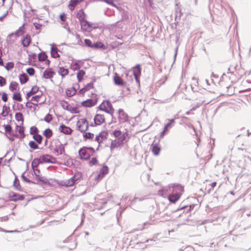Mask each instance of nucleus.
I'll return each instance as SVG.
<instances>
[{"label":"nucleus","instance_id":"1","mask_svg":"<svg viewBox=\"0 0 251 251\" xmlns=\"http://www.w3.org/2000/svg\"><path fill=\"white\" fill-rule=\"evenodd\" d=\"M111 135L112 138L110 139L109 147L112 151L124 145L128 136V133L126 129L123 131L120 129H115L111 133Z\"/></svg>","mask_w":251,"mask_h":251},{"label":"nucleus","instance_id":"2","mask_svg":"<svg viewBox=\"0 0 251 251\" xmlns=\"http://www.w3.org/2000/svg\"><path fill=\"white\" fill-rule=\"evenodd\" d=\"M65 145L61 142L59 137H56L50 140L49 147L55 155L58 156L65 153Z\"/></svg>","mask_w":251,"mask_h":251},{"label":"nucleus","instance_id":"3","mask_svg":"<svg viewBox=\"0 0 251 251\" xmlns=\"http://www.w3.org/2000/svg\"><path fill=\"white\" fill-rule=\"evenodd\" d=\"M2 124L3 130L1 133L5 135L10 140L13 141L14 139V130L12 129V126L10 125L11 121H8L7 120L5 121H1Z\"/></svg>","mask_w":251,"mask_h":251},{"label":"nucleus","instance_id":"4","mask_svg":"<svg viewBox=\"0 0 251 251\" xmlns=\"http://www.w3.org/2000/svg\"><path fill=\"white\" fill-rule=\"evenodd\" d=\"M96 151L92 147H83L78 151L80 158L84 160L90 159V157L94 155Z\"/></svg>","mask_w":251,"mask_h":251},{"label":"nucleus","instance_id":"5","mask_svg":"<svg viewBox=\"0 0 251 251\" xmlns=\"http://www.w3.org/2000/svg\"><path fill=\"white\" fill-rule=\"evenodd\" d=\"M183 192V188L180 186H176L174 192L168 196V200L172 203H176L180 198Z\"/></svg>","mask_w":251,"mask_h":251},{"label":"nucleus","instance_id":"6","mask_svg":"<svg viewBox=\"0 0 251 251\" xmlns=\"http://www.w3.org/2000/svg\"><path fill=\"white\" fill-rule=\"evenodd\" d=\"M99 108L100 110L104 111L111 115L114 113V109L109 100H104L100 105Z\"/></svg>","mask_w":251,"mask_h":251},{"label":"nucleus","instance_id":"7","mask_svg":"<svg viewBox=\"0 0 251 251\" xmlns=\"http://www.w3.org/2000/svg\"><path fill=\"white\" fill-rule=\"evenodd\" d=\"M76 126L80 131L85 132L89 127L88 122L86 118H81L77 121Z\"/></svg>","mask_w":251,"mask_h":251},{"label":"nucleus","instance_id":"8","mask_svg":"<svg viewBox=\"0 0 251 251\" xmlns=\"http://www.w3.org/2000/svg\"><path fill=\"white\" fill-rule=\"evenodd\" d=\"M25 137V127L23 125H16L15 130H14V138L16 137L19 139H23Z\"/></svg>","mask_w":251,"mask_h":251},{"label":"nucleus","instance_id":"9","mask_svg":"<svg viewBox=\"0 0 251 251\" xmlns=\"http://www.w3.org/2000/svg\"><path fill=\"white\" fill-rule=\"evenodd\" d=\"M9 107L4 105L2 107V112L1 113V115L2 116V117H1V121H5V120H7L8 121H12V115L9 114Z\"/></svg>","mask_w":251,"mask_h":251},{"label":"nucleus","instance_id":"10","mask_svg":"<svg viewBox=\"0 0 251 251\" xmlns=\"http://www.w3.org/2000/svg\"><path fill=\"white\" fill-rule=\"evenodd\" d=\"M80 24L81 29L84 31L91 32L93 29L97 28L96 26H94L87 20L81 22Z\"/></svg>","mask_w":251,"mask_h":251},{"label":"nucleus","instance_id":"11","mask_svg":"<svg viewBox=\"0 0 251 251\" xmlns=\"http://www.w3.org/2000/svg\"><path fill=\"white\" fill-rule=\"evenodd\" d=\"M40 158L42 163H55L57 162L56 158L47 154L41 156Z\"/></svg>","mask_w":251,"mask_h":251},{"label":"nucleus","instance_id":"12","mask_svg":"<svg viewBox=\"0 0 251 251\" xmlns=\"http://www.w3.org/2000/svg\"><path fill=\"white\" fill-rule=\"evenodd\" d=\"M108 135L107 131L103 130L99 133V134L96 137L95 141H97L99 144H101L103 142L107 139Z\"/></svg>","mask_w":251,"mask_h":251},{"label":"nucleus","instance_id":"13","mask_svg":"<svg viewBox=\"0 0 251 251\" xmlns=\"http://www.w3.org/2000/svg\"><path fill=\"white\" fill-rule=\"evenodd\" d=\"M35 176V180L37 182H46L47 179L43 176L38 168L32 169Z\"/></svg>","mask_w":251,"mask_h":251},{"label":"nucleus","instance_id":"14","mask_svg":"<svg viewBox=\"0 0 251 251\" xmlns=\"http://www.w3.org/2000/svg\"><path fill=\"white\" fill-rule=\"evenodd\" d=\"M58 130L59 132L66 135H71L73 131L71 128L66 126L63 124H61L59 125L58 127Z\"/></svg>","mask_w":251,"mask_h":251},{"label":"nucleus","instance_id":"15","mask_svg":"<svg viewBox=\"0 0 251 251\" xmlns=\"http://www.w3.org/2000/svg\"><path fill=\"white\" fill-rule=\"evenodd\" d=\"M95 126H100L104 123L105 119L104 115L97 114L94 118Z\"/></svg>","mask_w":251,"mask_h":251},{"label":"nucleus","instance_id":"16","mask_svg":"<svg viewBox=\"0 0 251 251\" xmlns=\"http://www.w3.org/2000/svg\"><path fill=\"white\" fill-rule=\"evenodd\" d=\"M118 112L119 115L118 118L120 122L123 123L128 120V116L123 109H119Z\"/></svg>","mask_w":251,"mask_h":251},{"label":"nucleus","instance_id":"17","mask_svg":"<svg viewBox=\"0 0 251 251\" xmlns=\"http://www.w3.org/2000/svg\"><path fill=\"white\" fill-rule=\"evenodd\" d=\"M9 198L10 201H17L19 200L22 201L25 199V196L15 192H10L9 194Z\"/></svg>","mask_w":251,"mask_h":251},{"label":"nucleus","instance_id":"18","mask_svg":"<svg viewBox=\"0 0 251 251\" xmlns=\"http://www.w3.org/2000/svg\"><path fill=\"white\" fill-rule=\"evenodd\" d=\"M80 107V105L79 103H76L75 105H73L71 104L69 105L66 108V110L69 111L72 113L73 114H77L79 113V107Z\"/></svg>","mask_w":251,"mask_h":251},{"label":"nucleus","instance_id":"19","mask_svg":"<svg viewBox=\"0 0 251 251\" xmlns=\"http://www.w3.org/2000/svg\"><path fill=\"white\" fill-rule=\"evenodd\" d=\"M38 59L40 62L45 61V64L49 66L50 64V61L48 59L47 54L44 51H42L38 55Z\"/></svg>","mask_w":251,"mask_h":251},{"label":"nucleus","instance_id":"20","mask_svg":"<svg viewBox=\"0 0 251 251\" xmlns=\"http://www.w3.org/2000/svg\"><path fill=\"white\" fill-rule=\"evenodd\" d=\"M94 87L92 83H88L84 87L80 89L77 93V95L83 97L84 96L86 92Z\"/></svg>","mask_w":251,"mask_h":251},{"label":"nucleus","instance_id":"21","mask_svg":"<svg viewBox=\"0 0 251 251\" xmlns=\"http://www.w3.org/2000/svg\"><path fill=\"white\" fill-rule=\"evenodd\" d=\"M141 73V68L139 64L136 65L133 69V74L137 82H139V76Z\"/></svg>","mask_w":251,"mask_h":251},{"label":"nucleus","instance_id":"22","mask_svg":"<svg viewBox=\"0 0 251 251\" xmlns=\"http://www.w3.org/2000/svg\"><path fill=\"white\" fill-rule=\"evenodd\" d=\"M55 73L52 70V69H47L43 73V77L45 79H52Z\"/></svg>","mask_w":251,"mask_h":251},{"label":"nucleus","instance_id":"23","mask_svg":"<svg viewBox=\"0 0 251 251\" xmlns=\"http://www.w3.org/2000/svg\"><path fill=\"white\" fill-rule=\"evenodd\" d=\"M151 151L154 155H158L161 151V148L158 144H152Z\"/></svg>","mask_w":251,"mask_h":251},{"label":"nucleus","instance_id":"24","mask_svg":"<svg viewBox=\"0 0 251 251\" xmlns=\"http://www.w3.org/2000/svg\"><path fill=\"white\" fill-rule=\"evenodd\" d=\"M96 104V102L92 99H88L83 101L80 103V106H82L85 107H91Z\"/></svg>","mask_w":251,"mask_h":251},{"label":"nucleus","instance_id":"25","mask_svg":"<svg viewBox=\"0 0 251 251\" xmlns=\"http://www.w3.org/2000/svg\"><path fill=\"white\" fill-rule=\"evenodd\" d=\"M113 79L114 83L117 85L124 86L126 85L125 82L117 74H115Z\"/></svg>","mask_w":251,"mask_h":251},{"label":"nucleus","instance_id":"26","mask_svg":"<svg viewBox=\"0 0 251 251\" xmlns=\"http://www.w3.org/2000/svg\"><path fill=\"white\" fill-rule=\"evenodd\" d=\"M86 17V15L83 9L79 10L76 13V17L79 20L80 23L86 20H85Z\"/></svg>","mask_w":251,"mask_h":251},{"label":"nucleus","instance_id":"27","mask_svg":"<svg viewBox=\"0 0 251 251\" xmlns=\"http://www.w3.org/2000/svg\"><path fill=\"white\" fill-rule=\"evenodd\" d=\"M31 41V38L29 34H26L22 40V44L23 47H27Z\"/></svg>","mask_w":251,"mask_h":251},{"label":"nucleus","instance_id":"28","mask_svg":"<svg viewBox=\"0 0 251 251\" xmlns=\"http://www.w3.org/2000/svg\"><path fill=\"white\" fill-rule=\"evenodd\" d=\"M75 179L72 178V177L65 181H61V185L66 187H72L74 185L75 183Z\"/></svg>","mask_w":251,"mask_h":251},{"label":"nucleus","instance_id":"29","mask_svg":"<svg viewBox=\"0 0 251 251\" xmlns=\"http://www.w3.org/2000/svg\"><path fill=\"white\" fill-rule=\"evenodd\" d=\"M39 87L37 85L33 86L31 90L27 93L26 95V98L27 100L29 99V98L32 96V95L35 94L39 91Z\"/></svg>","mask_w":251,"mask_h":251},{"label":"nucleus","instance_id":"30","mask_svg":"<svg viewBox=\"0 0 251 251\" xmlns=\"http://www.w3.org/2000/svg\"><path fill=\"white\" fill-rule=\"evenodd\" d=\"M83 1V0H71L68 5L69 8L71 11H73L75 7Z\"/></svg>","mask_w":251,"mask_h":251},{"label":"nucleus","instance_id":"31","mask_svg":"<svg viewBox=\"0 0 251 251\" xmlns=\"http://www.w3.org/2000/svg\"><path fill=\"white\" fill-rule=\"evenodd\" d=\"M76 93V90L74 87L68 88L65 91L66 95L68 97H73Z\"/></svg>","mask_w":251,"mask_h":251},{"label":"nucleus","instance_id":"32","mask_svg":"<svg viewBox=\"0 0 251 251\" xmlns=\"http://www.w3.org/2000/svg\"><path fill=\"white\" fill-rule=\"evenodd\" d=\"M15 118L16 120L20 123V125H23L24 122V116L22 113H16L15 115Z\"/></svg>","mask_w":251,"mask_h":251},{"label":"nucleus","instance_id":"33","mask_svg":"<svg viewBox=\"0 0 251 251\" xmlns=\"http://www.w3.org/2000/svg\"><path fill=\"white\" fill-rule=\"evenodd\" d=\"M19 79L21 84L26 83L29 80V77L25 73L20 74L19 75Z\"/></svg>","mask_w":251,"mask_h":251},{"label":"nucleus","instance_id":"34","mask_svg":"<svg viewBox=\"0 0 251 251\" xmlns=\"http://www.w3.org/2000/svg\"><path fill=\"white\" fill-rule=\"evenodd\" d=\"M58 50L57 47L52 46L51 48V56L53 58H58L60 57V55L58 52Z\"/></svg>","mask_w":251,"mask_h":251},{"label":"nucleus","instance_id":"35","mask_svg":"<svg viewBox=\"0 0 251 251\" xmlns=\"http://www.w3.org/2000/svg\"><path fill=\"white\" fill-rule=\"evenodd\" d=\"M9 90L12 92H14L15 91H16L19 90V84L17 82L13 81L11 82V83L9 85Z\"/></svg>","mask_w":251,"mask_h":251},{"label":"nucleus","instance_id":"36","mask_svg":"<svg viewBox=\"0 0 251 251\" xmlns=\"http://www.w3.org/2000/svg\"><path fill=\"white\" fill-rule=\"evenodd\" d=\"M43 134L46 138L49 139L52 136L53 132L50 128H47L43 131Z\"/></svg>","mask_w":251,"mask_h":251},{"label":"nucleus","instance_id":"37","mask_svg":"<svg viewBox=\"0 0 251 251\" xmlns=\"http://www.w3.org/2000/svg\"><path fill=\"white\" fill-rule=\"evenodd\" d=\"M85 75V72L83 70H80L78 72L76 75L78 82H80L83 80V77Z\"/></svg>","mask_w":251,"mask_h":251},{"label":"nucleus","instance_id":"38","mask_svg":"<svg viewBox=\"0 0 251 251\" xmlns=\"http://www.w3.org/2000/svg\"><path fill=\"white\" fill-rule=\"evenodd\" d=\"M13 99L14 100L21 102L23 100L21 94L20 92H15L13 95Z\"/></svg>","mask_w":251,"mask_h":251},{"label":"nucleus","instance_id":"39","mask_svg":"<svg viewBox=\"0 0 251 251\" xmlns=\"http://www.w3.org/2000/svg\"><path fill=\"white\" fill-rule=\"evenodd\" d=\"M13 186L17 190L21 191L22 190V187L20 185L19 180L17 176H15V177Z\"/></svg>","mask_w":251,"mask_h":251},{"label":"nucleus","instance_id":"40","mask_svg":"<svg viewBox=\"0 0 251 251\" xmlns=\"http://www.w3.org/2000/svg\"><path fill=\"white\" fill-rule=\"evenodd\" d=\"M25 33V27L24 25H23L22 26H20L18 29H17L15 33V35L16 36H20L24 34Z\"/></svg>","mask_w":251,"mask_h":251},{"label":"nucleus","instance_id":"41","mask_svg":"<svg viewBox=\"0 0 251 251\" xmlns=\"http://www.w3.org/2000/svg\"><path fill=\"white\" fill-rule=\"evenodd\" d=\"M33 138L39 144H41L42 142L43 137L39 134H37L33 136Z\"/></svg>","mask_w":251,"mask_h":251},{"label":"nucleus","instance_id":"42","mask_svg":"<svg viewBox=\"0 0 251 251\" xmlns=\"http://www.w3.org/2000/svg\"><path fill=\"white\" fill-rule=\"evenodd\" d=\"M59 74L63 77L69 74V71L68 69H65L64 67H61L59 69Z\"/></svg>","mask_w":251,"mask_h":251},{"label":"nucleus","instance_id":"43","mask_svg":"<svg viewBox=\"0 0 251 251\" xmlns=\"http://www.w3.org/2000/svg\"><path fill=\"white\" fill-rule=\"evenodd\" d=\"M92 48H96V49H99V48L103 49H106V47L104 46V45L102 42H96V43L94 44Z\"/></svg>","mask_w":251,"mask_h":251},{"label":"nucleus","instance_id":"44","mask_svg":"<svg viewBox=\"0 0 251 251\" xmlns=\"http://www.w3.org/2000/svg\"><path fill=\"white\" fill-rule=\"evenodd\" d=\"M37 144L38 143H37V142L36 143L33 141H30L28 143V146L31 149L36 150L39 149V147Z\"/></svg>","mask_w":251,"mask_h":251},{"label":"nucleus","instance_id":"45","mask_svg":"<svg viewBox=\"0 0 251 251\" xmlns=\"http://www.w3.org/2000/svg\"><path fill=\"white\" fill-rule=\"evenodd\" d=\"M40 163H42L40 160V158L38 159H34L31 164L32 169L38 168V165Z\"/></svg>","mask_w":251,"mask_h":251},{"label":"nucleus","instance_id":"46","mask_svg":"<svg viewBox=\"0 0 251 251\" xmlns=\"http://www.w3.org/2000/svg\"><path fill=\"white\" fill-rule=\"evenodd\" d=\"M30 134L34 136L39 133V130L37 127L35 126H32L30 128L29 130Z\"/></svg>","mask_w":251,"mask_h":251},{"label":"nucleus","instance_id":"47","mask_svg":"<svg viewBox=\"0 0 251 251\" xmlns=\"http://www.w3.org/2000/svg\"><path fill=\"white\" fill-rule=\"evenodd\" d=\"M98 163V160L97 157H93L89 161V165L90 166L96 165Z\"/></svg>","mask_w":251,"mask_h":251},{"label":"nucleus","instance_id":"48","mask_svg":"<svg viewBox=\"0 0 251 251\" xmlns=\"http://www.w3.org/2000/svg\"><path fill=\"white\" fill-rule=\"evenodd\" d=\"M80 68L79 63L76 61L73 62L71 65V68L73 70H77Z\"/></svg>","mask_w":251,"mask_h":251},{"label":"nucleus","instance_id":"49","mask_svg":"<svg viewBox=\"0 0 251 251\" xmlns=\"http://www.w3.org/2000/svg\"><path fill=\"white\" fill-rule=\"evenodd\" d=\"M81 177H82V174H81V173L79 172H77L75 173L74 176L72 177V178H74V179H75V182L78 180L80 179L81 178Z\"/></svg>","mask_w":251,"mask_h":251},{"label":"nucleus","instance_id":"50","mask_svg":"<svg viewBox=\"0 0 251 251\" xmlns=\"http://www.w3.org/2000/svg\"><path fill=\"white\" fill-rule=\"evenodd\" d=\"M41 97L42 95H35V96L32 97L31 101H32L33 102H35L37 104L40 101Z\"/></svg>","mask_w":251,"mask_h":251},{"label":"nucleus","instance_id":"51","mask_svg":"<svg viewBox=\"0 0 251 251\" xmlns=\"http://www.w3.org/2000/svg\"><path fill=\"white\" fill-rule=\"evenodd\" d=\"M83 137L85 139H93L94 137V134L91 132H85L83 135Z\"/></svg>","mask_w":251,"mask_h":251},{"label":"nucleus","instance_id":"52","mask_svg":"<svg viewBox=\"0 0 251 251\" xmlns=\"http://www.w3.org/2000/svg\"><path fill=\"white\" fill-rule=\"evenodd\" d=\"M108 171H109L108 167L106 165L103 166V167L101 168V169L100 170V172L101 173V174H103L104 175H106L108 173Z\"/></svg>","mask_w":251,"mask_h":251},{"label":"nucleus","instance_id":"53","mask_svg":"<svg viewBox=\"0 0 251 251\" xmlns=\"http://www.w3.org/2000/svg\"><path fill=\"white\" fill-rule=\"evenodd\" d=\"M38 104L34 103L33 102H27L26 103V106L29 108H34V109H35V108L37 106Z\"/></svg>","mask_w":251,"mask_h":251},{"label":"nucleus","instance_id":"54","mask_svg":"<svg viewBox=\"0 0 251 251\" xmlns=\"http://www.w3.org/2000/svg\"><path fill=\"white\" fill-rule=\"evenodd\" d=\"M26 73L30 76H33L35 75V71L32 68H29L26 70Z\"/></svg>","mask_w":251,"mask_h":251},{"label":"nucleus","instance_id":"55","mask_svg":"<svg viewBox=\"0 0 251 251\" xmlns=\"http://www.w3.org/2000/svg\"><path fill=\"white\" fill-rule=\"evenodd\" d=\"M44 120L45 121H46L47 123H50L52 120V115L49 113L48 114L44 117Z\"/></svg>","mask_w":251,"mask_h":251},{"label":"nucleus","instance_id":"56","mask_svg":"<svg viewBox=\"0 0 251 251\" xmlns=\"http://www.w3.org/2000/svg\"><path fill=\"white\" fill-rule=\"evenodd\" d=\"M122 44V43H120L118 41H114V42H113L111 43V46L113 49H114V48L118 47Z\"/></svg>","mask_w":251,"mask_h":251},{"label":"nucleus","instance_id":"57","mask_svg":"<svg viewBox=\"0 0 251 251\" xmlns=\"http://www.w3.org/2000/svg\"><path fill=\"white\" fill-rule=\"evenodd\" d=\"M14 63L10 62L7 63L6 64V65L5 66V68L7 70H10L12 69L14 67Z\"/></svg>","mask_w":251,"mask_h":251},{"label":"nucleus","instance_id":"58","mask_svg":"<svg viewBox=\"0 0 251 251\" xmlns=\"http://www.w3.org/2000/svg\"><path fill=\"white\" fill-rule=\"evenodd\" d=\"M85 44L86 46L92 48L93 44L92 43V41L90 39H86L84 40Z\"/></svg>","mask_w":251,"mask_h":251},{"label":"nucleus","instance_id":"59","mask_svg":"<svg viewBox=\"0 0 251 251\" xmlns=\"http://www.w3.org/2000/svg\"><path fill=\"white\" fill-rule=\"evenodd\" d=\"M60 104H61V106L64 109H66V108L67 107V106H69V104L67 101H65L64 100H62L60 102Z\"/></svg>","mask_w":251,"mask_h":251},{"label":"nucleus","instance_id":"60","mask_svg":"<svg viewBox=\"0 0 251 251\" xmlns=\"http://www.w3.org/2000/svg\"><path fill=\"white\" fill-rule=\"evenodd\" d=\"M175 123V119H169L168 123L166 125L167 126L170 127L172 124Z\"/></svg>","mask_w":251,"mask_h":251},{"label":"nucleus","instance_id":"61","mask_svg":"<svg viewBox=\"0 0 251 251\" xmlns=\"http://www.w3.org/2000/svg\"><path fill=\"white\" fill-rule=\"evenodd\" d=\"M60 18L61 21L65 22L66 21V16L64 13H62L60 15Z\"/></svg>","mask_w":251,"mask_h":251},{"label":"nucleus","instance_id":"62","mask_svg":"<svg viewBox=\"0 0 251 251\" xmlns=\"http://www.w3.org/2000/svg\"><path fill=\"white\" fill-rule=\"evenodd\" d=\"M169 127L165 125V126L164 127V129H163V131L161 133V134H160L161 136H163L165 135V133L168 130V128Z\"/></svg>","mask_w":251,"mask_h":251},{"label":"nucleus","instance_id":"63","mask_svg":"<svg viewBox=\"0 0 251 251\" xmlns=\"http://www.w3.org/2000/svg\"><path fill=\"white\" fill-rule=\"evenodd\" d=\"M2 100L6 102L7 100L8 97L7 95L5 93H3L2 95Z\"/></svg>","mask_w":251,"mask_h":251},{"label":"nucleus","instance_id":"64","mask_svg":"<svg viewBox=\"0 0 251 251\" xmlns=\"http://www.w3.org/2000/svg\"><path fill=\"white\" fill-rule=\"evenodd\" d=\"M102 177L100 176V175L99 174L97 175V176L95 177V180L98 182L100 180L102 179Z\"/></svg>","mask_w":251,"mask_h":251}]
</instances>
